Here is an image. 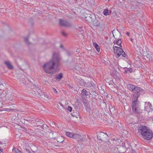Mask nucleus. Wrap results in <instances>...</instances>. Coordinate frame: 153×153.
I'll list each match as a JSON object with an SVG mask.
<instances>
[{
    "instance_id": "nucleus-25",
    "label": "nucleus",
    "mask_w": 153,
    "mask_h": 153,
    "mask_svg": "<svg viewBox=\"0 0 153 153\" xmlns=\"http://www.w3.org/2000/svg\"><path fill=\"white\" fill-rule=\"evenodd\" d=\"M24 39L25 42L26 44L28 45L30 44V43L28 41V38L27 37H25Z\"/></svg>"
},
{
    "instance_id": "nucleus-21",
    "label": "nucleus",
    "mask_w": 153,
    "mask_h": 153,
    "mask_svg": "<svg viewBox=\"0 0 153 153\" xmlns=\"http://www.w3.org/2000/svg\"><path fill=\"white\" fill-rule=\"evenodd\" d=\"M83 31L82 30H81L79 31V32H78V36L79 37H80L81 38H84L83 36Z\"/></svg>"
},
{
    "instance_id": "nucleus-27",
    "label": "nucleus",
    "mask_w": 153,
    "mask_h": 153,
    "mask_svg": "<svg viewBox=\"0 0 153 153\" xmlns=\"http://www.w3.org/2000/svg\"><path fill=\"white\" fill-rule=\"evenodd\" d=\"M79 135V134L76 133H73V136L72 138L74 139H78Z\"/></svg>"
},
{
    "instance_id": "nucleus-42",
    "label": "nucleus",
    "mask_w": 153,
    "mask_h": 153,
    "mask_svg": "<svg viewBox=\"0 0 153 153\" xmlns=\"http://www.w3.org/2000/svg\"><path fill=\"white\" fill-rule=\"evenodd\" d=\"M25 149L26 150V151H27V152H29V153L30 152V151L29 150L27 149Z\"/></svg>"
},
{
    "instance_id": "nucleus-44",
    "label": "nucleus",
    "mask_w": 153,
    "mask_h": 153,
    "mask_svg": "<svg viewBox=\"0 0 153 153\" xmlns=\"http://www.w3.org/2000/svg\"><path fill=\"white\" fill-rule=\"evenodd\" d=\"M2 151H3V149H0V153H1V152H3Z\"/></svg>"
},
{
    "instance_id": "nucleus-1",
    "label": "nucleus",
    "mask_w": 153,
    "mask_h": 153,
    "mask_svg": "<svg viewBox=\"0 0 153 153\" xmlns=\"http://www.w3.org/2000/svg\"><path fill=\"white\" fill-rule=\"evenodd\" d=\"M61 58L59 54L54 52L52 54V59L49 62L45 63L43 65V70L46 73L53 74V70H57V68L60 65Z\"/></svg>"
},
{
    "instance_id": "nucleus-14",
    "label": "nucleus",
    "mask_w": 153,
    "mask_h": 153,
    "mask_svg": "<svg viewBox=\"0 0 153 153\" xmlns=\"http://www.w3.org/2000/svg\"><path fill=\"white\" fill-rule=\"evenodd\" d=\"M111 150L112 153H118V146H113L111 148Z\"/></svg>"
},
{
    "instance_id": "nucleus-20",
    "label": "nucleus",
    "mask_w": 153,
    "mask_h": 153,
    "mask_svg": "<svg viewBox=\"0 0 153 153\" xmlns=\"http://www.w3.org/2000/svg\"><path fill=\"white\" fill-rule=\"evenodd\" d=\"M111 13V11H108V9H105L103 11V14L105 16H107Z\"/></svg>"
},
{
    "instance_id": "nucleus-22",
    "label": "nucleus",
    "mask_w": 153,
    "mask_h": 153,
    "mask_svg": "<svg viewBox=\"0 0 153 153\" xmlns=\"http://www.w3.org/2000/svg\"><path fill=\"white\" fill-rule=\"evenodd\" d=\"M114 44H116L117 45H119L120 47H122L121 45L122 43V41L120 39H119L117 41H114Z\"/></svg>"
},
{
    "instance_id": "nucleus-17",
    "label": "nucleus",
    "mask_w": 153,
    "mask_h": 153,
    "mask_svg": "<svg viewBox=\"0 0 153 153\" xmlns=\"http://www.w3.org/2000/svg\"><path fill=\"white\" fill-rule=\"evenodd\" d=\"M34 92L35 93H34V94L36 97H40L41 96L40 93L41 92V91L40 89H38L37 92L35 91Z\"/></svg>"
},
{
    "instance_id": "nucleus-50",
    "label": "nucleus",
    "mask_w": 153,
    "mask_h": 153,
    "mask_svg": "<svg viewBox=\"0 0 153 153\" xmlns=\"http://www.w3.org/2000/svg\"><path fill=\"white\" fill-rule=\"evenodd\" d=\"M76 1H77V0H75Z\"/></svg>"
},
{
    "instance_id": "nucleus-23",
    "label": "nucleus",
    "mask_w": 153,
    "mask_h": 153,
    "mask_svg": "<svg viewBox=\"0 0 153 153\" xmlns=\"http://www.w3.org/2000/svg\"><path fill=\"white\" fill-rule=\"evenodd\" d=\"M78 139L84 142L85 141V137L83 135H79Z\"/></svg>"
},
{
    "instance_id": "nucleus-38",
    "label": "nucleus",
    "mask_w": 153,
    "mask_h": 153,
    "mask_svg": "<svg viewBox=\"0 0 153 153\" xmlns=\"http://www.w3.org/2000/svg\"><path fill=\"white\" fill-rule=\"evenodd\" d=\"M85 109L86 110L88 111H90V110L89 107H85Z\"/></svg>"
},
{
    "instance_id": "nucleus-41",
    "label": "nucleus",
    "mask_w": 153,
    "mask_h": 153,
    "mask_svg": "<svg viewBox=\"0 0 153 153\" xmlns=\"http://www.w3.org/2000/svg\"><path fill=\"white\" fill-rule=\"evenodd\" d=\"M32 119H33V118H30L28 119V120H27V121H33V120H32Z\"/></svg>"
},
{
    "instance_id": "nucleus-19",
    "label": "nucleus",
    "mask_w": 153,
    "mask_h": 153,
    "mask_svg": "<svg viewBox=\"0 0 153 153\" xmlns=\"http://www.w3.org/2000/svg\"><path fill=\"white\" fill-rule=\"evenodd\" d=\"M93 45L95 47L98 52H99L100 50V46L95 42H94L93 43Z\"/></svg>"
},
{
    "instance_id": "nucleus-43",
    "label": "nucleus",
    "mask_w": 153,
    "mask_h": 153,
    "mask_svg": "<svg viewBox=\"0 0 153 153\" xmlns=\"http://www.w3.org/2000/svg\"><path fill=\"white\" fill-rule=\"evenodd\" d=\"M126 35H127L128 36H129V33L128 32H127L126 33Z\"/></svg>"
},
{
    "instance_id": "nucleus-45",
    "label": "nucleus",
    "mask_w": 153,
    "mask_h": 153,
    "mask_svg": "<svg viewBox=\"0 0 153 153\" xmlns=\"http://www.w3.org/2000/svg\"><path fill=\"white\" fill-rule=\"evenodd\" d=\"M10 110L11 111H14L15 110H16V109H10Z\"/></svg>"
},
{
    "instance_id": "nucleus-48",
    "label": "nucleus",
    "mask_w": 153,
    "mask_h": 153,
    "mask_svg": "<svg viewBox=\"0 0 153 153\" xmlns=\"http://www.w3.org/2000/svg\"><path fill=\"white\" fill-rule=\"evenodd\" d=\"M114 30H113L112 31V34H113V36H114V34H113V33L114 31Z\"/></svg>"
},
{
    "instance_id": "nucleus-40",
    "label": "nucleus",
    "mask_w": 153,
    "mask_h": 153,
    "mask_svg": "<svg viewBox=\"0 0 153 153\" xmlns=\"http://www.w3.org/2000/svg\"><path fill=\"white\" fill-rule=\"evenodd\" d=\"M3 84H0V90H1L3 88Z\"/></svg>"
},
{
    "instance_id": "nucleus-11",
    "label": "nucleus",
    "mask_w": 153,
    "mask_h": 153,
    "mask_svg": "<svg viewBox=\"0 0 153 153\" xmlns=\"http://www.w3.org/2000/svg\"><path fill=\"white\" fill-rule=\"evenodd\" d=\"M118 153H123L126 151V148L122 146L118 145Z\"/></svg>"
},
{
    "instance_id": "nucleus-46",
    "label": "nucleus",
    "mask_w": 153,
    "mask_h": 153,
    "mask_svg": "<svg viewBox=\"0 0 153 153\" xmlns=\"http://www.w3.org/2000/svg\"><path fill=\"white\" fill-rule=\"evenodd\" d=\"M43 126L45 127V128L46 127V126H47L45 124L43 125Z\"/></svg>"
},
{
    "instance_id": "nucleus-6",
    "label": "nucleus",
    "mask_w": 153,
    "mask_h": 153,
    "mask_svg": "<svg viewBox=\"0 0 153 153\" xmlns=\"http://www.w3.org/2000/svg\"><path fill=\"white\" fill-rule=\"evenodd\" d=\"M97 138L102 141L106 142L108 139V136L103 132H100L98 134Z\"/></svg>"
},
{
    "instance_id": "nucleus-13",
    "label": "nucleus",
    "mask_w": 153,
    "mask_h": 153,
    "mask_svg": "<svg viewBox=\"0 0 153 153\" xmlns=\"http://www.w3.org/2000/svg\"><path fill=\"white\" fill-rule=\"evenodd\" d=\"M57 135V134L56 132H51L49 133L48 136L49 137L50 139H56V136Z\"/></svg>"
},
{
    "instance_id": "nucleus-5",
    "label": "nucleus",
    "mask_w": 153,
    "mask_h": 153,
    "mask_svg": "<svg viewBox=\"0 0 153 153\" xmlns=\"http://www.w3.org/2000/svg\"><path fill=\"white\" fill-rule=\"evenodd\" d=\"M138 98H133L131 107L133 112L135 114H140L142 113L143 110L139 106V102L137 101Z\"/></svg>"
},
{
    "instance_id": "nucleus-12",
    "label": "nucleus",
    "mask_w": 153,
    "mask_h": 153,
    "mask_svg": "<svg viewBox=\"0 0 153 153\" xmlns=\"http://www.w3.org/2000/svg\"><path fill=\"white\" fill-rule=\"evenodd\" d=\"M4 64L6 67L10 69H12L13 68V66L11 64L10 62L9 61H5Z\"/></svg>"
},
{
    "instance_id": "nucleus-28",
    "label": "nucleus",
    "mask_w": 153,
    "mask_h": 153,
    "mask_svg": "<svg viewBox=\"0 0 153 153\" xmlns=\"http://www.w3.org/2000/svg\"><path fill=\"white\" fill-rule=\"evenodd\" d=\"M66 135L69 137H70L72 138L73 136V133L71 132H66Z\"/></svg>"
},
{
    "instance_id": "nucleus-34",
    "label": "nucleus",
    "mask_w": 153,
    "mask_h": 153,
    "mask_svg": "<svg viewBox=\"0 0 153 153\" xmlns=\"http://www.w3.org/2000/svg\"><path fill=\"white\" fill-rule=\"evenodd\" d=\"M67 110L71 112V111L72 108L70 106H68V107L67 108Z\"/></svg>"
},
{
    "instance_id": "nucleus-8",
    "label": "nucleus",
    "mask_w": 153,
    "mask_h": 153,
    "mask_svg": "<svg viewBox=\"0 0 153 153\" xmlns=\"http://www.w3.org/2000/svg\"><path fill=\"white\" fill-rule=\"evenodd\" d=\"M59 23L60 25L63 27H67L71 26L70 23L63 19H60L59 20Z\"/></svg>"
},
{
    "instance_id": "nucleus-10",
    "label": "nucleus",
    "mask_w": 153,
    "mask_h": 153,
    "mask_svg": "<svg viewBox=\"0 0 153 153\" xmlns=\"http://www.w3.org/2000/svg\"><path fill=\"white\" fill-rule=\"evenodd\" d=\"M152 105L149 102H146L145 105L144 110L148 111V113L152 112V108H151Z\"/></svg>"
},
{
    "instance_id": "nucleus-26",
    "label": "nucleus",
    "mask_w": 153,
    "mask_h": 153,
    "mask_svg": "<svg viewBox=\"0 0 153 153\" xmlns=\"http://www.w3.org/2000/svg\"><path fill=\"white\" fill-rule=\"evenodd\" d=\"M13 151L14 153H22L21 151L16 148H14L13 149Z\"/></svg>"
},
{
    "instance_id": "nucleus-51",
    "label": "nucleus",
    "mask_w": 153,
    "mask_h": 153,
    "mask_svg": "<svg viewBox=\"0 0 153 153\" xmlns=\"http://www.w3.org/2000/svg\"><path fill=\"white\" fill-rule=\"evenodd\" d=\"M1 104V102H0V104Z\"/></svg>"
},
{
    "instance_id": "nucleus-18",
    "label": "nucleus",
    "mask_w": 153,
    "mask_h": 153,
    "mask_svg": "<svg viewBox=\"0 0 153 153\" xmlns=\"http://www.w3.org/2000/svg\"><path fill=\"white\" fill-rule=\"evenodd\" d=\"M90 93L87 92L85 89H83L82 91L81 94L82 96L87 95L88 96L89 94Z\"/></svg>"
},
{
    "instance_id": "nucleus-3",
    "label": "nucleus",
    "mask_w": 153,
    "mask_h": 153,
    "mask_svg": "<svg viewBox=\"0 0 153 153\" xmlns=\"http://www.w3.org/2000/svg\"><path fill=\"white\" fill-rule=\"evenodd\" d=\"M139 131L145 139L149 140L153 137V133L152 131L146 126H142L141 129Z\"/></svg>"
},
{
    "instance_id": "nucleus-7",
    "label": "nucleus",
    "mask_w": 153,
    "mask_h": 153,
    "mask_svg": "<svg viewBox=\"0 0 153 153\" xmlns=\"http://www.w3.org/2000/svg\"><path fill=\"white\" fill-rule=\"evenodd\" d=\"M117 139H114L111 140L110 141L105 142V145L107 147L108 149V147H110L111 146L113 145L114 144H117Z\"/></svg>"
},
{
    "instance_id": "nucleus-2",
    "label": "nucleus",
    "mask_w": 153,
    "mask_h": 153,
    "mask_svg": "<svg viewBox=\"0 0 153 153\" xmlns=\"http://www.w3.org/2000/svg\"><path fill=\"white\" fill-rule=\"evenodd\" d=\"M85 19L94 27H101L103 24L102 20L100 18H96L94 16L91 15L90 14H87L85 17Z\"/></svg>"
},
{
    "instance_id": "nucleus-33",
    "label": "nucleus",
    "mask_w": 153,
    "mask_h": 153,
    "mask_svg": "<svg viewBox=\"0 0 153 153\" xmlns=\"http://www.w3.org/2000/svg\"><path fill=\"white\" fill-rule=\"evenodd\" d=\"M83 103H84V105L86 107H89V104L88 102H83Z\"/></svg>"
},
{
    "instance_id": "nucleus-35",
    "label": "nucleus",
    "mask_w": 153,
    "mask_h": 153,
    "mask_svg": "<svg viewBox=\"0 0 153 153\" xmlns=\"http://www.w3.org/2000/svg\"><path fill=\"white\" fill-rule=\"evenodd\" d=\"M75 69L77 70H80L81 69V67H80L79 65H77V66H75Z\"/></svg>"
},
{
    "instance_id": "nucleus-30",
    "label": "nucleus",
    "mask_w": 153,
    "mask_h": 153,
    "mask_svg": "<svg viewBox=\"0 0 153 153\" xmlns=\"http://www.w3.org/2000/svg\"><path fill=\"white\" fill-rule=\"evenodd\" d=\"M44 97H45L44 99L46 100H48L51 99L50 97L48 95L46 94H45L44 95Z\"/></svg>"
},
{
    "instance_id": "nucleus-29",
    "label": "nucleus",
    "mask_w": 153,
    "mask_h": 153,
    "mask_svg": "<svg viewBox=\"0 0 153 153\" xmlns=\"http://www.w3.org/2000/svg\"><path fill=\"white\" fill-rule=\"evenodd\" d=\"M119 54H120V56L122 55V56L123 57H125L126 56V54L125 52L123 50L122 51H121V53H120Z\"/></svg>"
},
{
    "instance_id": "nucleus-15",
    "label": "nucleus",
    "mask_w": 153,
    "mask_h": 153,
    "mask_svg": "<svg viewBox=\"0 0 153 153\" xmlns=\"http://www.w3.org/2000/svg\"><path fill=\"white\" fill-rule=\"evenodd\" d=\"M42 124V122L40 120H36L33 122V126H38L41 125Z\"/></svg>"
},
{
    "instance_id": "nucleus-16",
    "label": "nucleus",
    "mask_w": 153,
    "mask_h": 153,
    "mask_svg": "<svg viewBox=\"0 0 153 153\" xmlns=\"http://www.w3.org/2000/svg\"><path fill=\"white\" fill-rule=\"evenodd\" d=\"M56 137V139L57 142L62 143L64 141V139L62 137L59 136Z\"/></svg>"
},
{
    "instance_id": "nucleus-32",
    "label": "nucleus",
    "mask_w": 153,
    "mask_h": 153,
    "mask_svg": "<svg viewBox=\"0 0 153 153\" xmlns=\"http://www.w3.org/2000/svg\"><path fill=\"white\" fill-rule=\"evenodd\" d=\"M83 103H84V105L86 107H89V104L88 102H83Z\"/></svg>"
},
{
    "instance_id": "nucleus-31",
    "label": "nucleus",
    "mask_w": 153,
    "mask_h": 153,
    "mask_svg": "<svg viewBox=\"0 0 153 153\" xmlns=\"http://www.w3.org/2000/svg\"><path fill=\"white\" fill-rule=\"evenodd\" d=\"M88 1L91 4H94L95 2L94 0H88Z\"/></svg>"
},
{
    "instance_id": "nucleus-49",
    "label": "nucleus",
    "mask_w": 153,
    "mask_h": 153,
    "mask_svg": "<svg viewBox=\"0 0 153 153\" xmlns=\"http://www.w3.org/2000/svg\"><path fill=\"white\" fill-rule=\"evenodd\" d=\"M62 45H60V48H62Z\"/></svg>"
},
{
    "instance_id": "nucleus-9",
    "label": "nucleus",
    "mask_w": 153,
    "mask_h": 153,
    "mask_svg": "<svg viewBox=\"0 0 153 153\" xmlns=\"http://www.w3.org/2000/svg\"><path fill=\"white\" fill-rule=\"evenodd\" d=\"M113 48L114 49V53L117 54L118 57L120 56V54L119 53H121V51H123V49L120 48V47H118L116 46H113Z\"/></svg>"
},
{
    "instance_id": "nucleus-39",
    "label": "nucleus",
    "mask_w": 153,
    "mask_h": 153,
    "mask_svg": "<svg viewBox=\"0 0 153 153\" xmlns=\"http://www.w3.org/2000/svg\"><path fill=\"white\" fill-rule=\"evenodd\" d=\"M127 71H129L130 73H131L132 71V69L131 68H128Z\"/></svg>"
},
{
    "instance_id": "nucleus-47",
    "label": "nucleus",
    "mask_w": 153,
    "mask_h": 153,
    "mask_svg": "<svg viewBox=\"0 0 153 153\" xmlns=\"http://www.w3.org/2000/svg\"><path fill=\"white\" fill-rule=\"evenodd\" d=\"M130 40L131 42H132L133 41V39L132 38L130 39Z\"/></svg>"
},
{
    "instance_id": "nucleus-24",
    "label": "nucleus",
    "mask_w": 153,
    "mask_h": 153,
    "mask_svg": "<svg viewBox=\"0 0 153 153\" xmlns=\"http://www.w3.org/2000/svg\"><path fill=\"white\" fill-rule=\"evenodd\" d=\"M62 74L60 73L56 75V79H60L62 77Z\"/></svg>"
},
{
    "instance_id": "nucleus-36",
    "label": "nucleus",
    "mask_w": 153,
    "mask_h": 153,
    "mask_svg": "<svg viewBox=\"0 0 153 153\" xmlns=\"http://www.w3.org/2000/svg\"><path fill=\"white\" fill-rule=\"evenodd\" d=\"M53 91L54 93H57L58 91H57V90L56 88H53Z\"/></svg>"
},
{
    "instance_id": "nucleus-4",
    "label": "nucleus",
    "mask_w": 153,
    "mask_h": 153,
    "mask_svg": "<svg viewBox=\"0 0 153 153\" xmlns=\"http://www.w3.org/2000/svg\"><path fill=\"white\" fill-rule=\"evenodd\" d=\"M127 87L130 90L133 92V98H138L143 92L142 89L141 88L132 84H128L127 85Z\"/></svg>"
},
{
    "instance_id": "nucleus-37",
    "label": "nucleus",
    "mask_w": 153,
    "mask_h": 153,
    "mask_svg": "<svg viewBox=\"0 0 153 153\" xmlns=\"http://www.w3.org/2000/svg\"><path fill=\"white\" fill-rule=\"evenodd\" d=\"M62 35L64 36H67V34L64 32H62Z\"/></svg>"
}]
</instances>
